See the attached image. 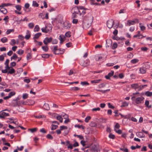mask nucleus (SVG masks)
I'll return each instance as SVG.
<instances>
[{"instance_id":"3","label":"nucleus","mask_w":152,"mask_h":152,"mask_svg":"<svg viewBox=\"0 0 152 152\" xmlns=\"http://www.w3.org/2000/svg\"><path fill=\"white\" fill-rule=\"evenodd\" d=\"M52 27L51 25L46 26L45 27L42 28H41V30L43 32L47 33L49 31H50Z\"/></svg>"},{"instance_id":"10","label":"nucleus","mask_w":152,"mask_h":152,"mask_svg":"<svg viewBox=\"0 0 152 152\" xmlns=\"http://www.w3.org/2000/svg\"><path fill=\"white\" fill-rule=\"evenodd\" d=\"M73 14H78L79 13H80V11L79 10L77 7H75L73 8L71 10Z\"/></svg>"},{"instance_id":"9","label":"nucleus","mask_w":152,"mask_h":152,"mask_svg":"<svg viewBox=\"0 0 152 152\" xmlns=\"http://www.w3.org/2000/svg\"><path fill=\"white\" fill-rule=\"evenodd\" d=\"M64 27L66 29L69 28L71 26L70 23L68 21L64 22L63 23Z\"/></svg>"},{"instance_id":"38","label":"nucleus","mask_w":152,"mask_h":152,"mask_svg":"<svg viewBox=\"0 0 152 152\" xmlns=\"http://www.w3.org/2000/svg\"><path fill=\"white\" fill-rule=\"evenodd\" d=\"M42 49L44 51L46 52L48 51V48L47 45L42 46Z\"/></svg>"},{"instance_id":"57","label":"nucleus","mask_w":152,"mask_h":152,"mask_svg":"<svg viewBox=\"0 0 152 152\" xmlns=\"http://www.w3.org/2000/svg\"><path fill=\"white\" fill-rule=\"evenodd\" d=\"M15 93L14 92H10L9 94L8 95L10 96V98L11 96H14L15 95Z\"/></svg>"},{"instance_id":"29","label":"nucleus","mask_w":152,"mask_h":152,"mask_svg":"<svg viewBox=\"0 0 152 152\" xmlns=\"http://www.w3.org/2000/svg\"><path fill=\"white\" fill-rule=\"evenodd\" d=\"M58 127V125H54V124H52L51 125V129L52 130H55L56 129H57Z\"/></svg>"},{"instance_id":"23","label":"nucleus","mask_w":152,"mask_h":152,"mask_svg":"<svg viewBox=\"0 0 152 152\" xmlns=\"http://www.w3.org/2000/svg\"><path fill=\"white\" fill-rule=\"evenodd\" d=\"M32 58V55L31 53H27L26 56V59L27 60L30 59Z\"/></svg>"},{"instance_id":"15","label":"nucleus","mask_w":152,"mask_h":152,"mask_svg":"<svg viewBox=\"0 0 152 152\" xmlns=\"http://www.w3.org/2000/svg\"><path fill=\"white\" fill-rule=\"evenodd\" d=\"M65 37L63 35H61L59 36L58 39L60 41V43H62L64 41Z\"/></svg>"},{"instance_id":"43","label":"nucleus","mask_w":152,"mask_h":152,"mask_svg":"<svg viewBox=\"0 0 152 152\" xmlns=\"http://www.w3.org/2000/svg\"><path fill=\"white\" fill-rule=\"evenodd\" d=\"M57 119L59 120L61 122H62L63 121V118L61 117L60 115L57 116L56 117Z\"/></svg>"},{"instance_id":"49","label":"nucleus","mask_w":152,"mask_h":152,"mask_svg":"<svg viewBox=\"0 0 152 152\" xmlns=\"http://www.w3.org/2000/svg\"><path fill=\"white\" fill-rule=\"evenodd\" d=\"M91 118V117L90 116L87 117L85 119V121L86 123H88Z\"/></svg>"},{"instance_id":"13","label":"nucleus","mask_w":152,"mask_h":152,"mask_svg":"<svg viewBox=\"0 0 152 152\" xmlns=\"http://www.w3.org/2000/svg\"><path fill=\"white\" fill-rule=\"evenodd\" d=\"M137 136L139 137L142 138L144 137L145 136L144 135L143 133L141 132H138L136 133Z\"/></svg>"},{"instance_id":"1","label":"nucleus","mask_w":152,"mask_h":152,"mask_svg":"<svg viewBox=\"0 0 152 152\" xmlns=\"http://www.w3.org/2000/svg\"><path fill=\"white\" fill-rule=\"evenodd\" d=\"M93 20V17L91 15L85 16L83 19V27L86 28H88L91 26Z\"/></svg>"},{"instance_id":"36","label":"nucleus","mask_w":152,"mask_h":152,"mask_svg":"<svg viewBox=\"0 0 152 152\" xmlns=\"http://www.w3.org/2000/svg\"><path fill=\"white\" fill-rule=\"evenodd\" d=\"M42 57L44 58H48L49 57V55L48 54H44L42 55Z\"/></svg>"},{"instance_id":"32","label":"nucleus","mask_w":152,"mask_h":152,"mask_svg":"<svg viewBox=\"0 0 152 152\" xmlns=\"http://www.w3.org/2000/svg\"><path fill=\"white\" fill-rule=\"evenodd\" d=\"M106 83H102L98 85V87L99 88H102L104 87L106 85Z\"/></svg>"},{"instance_id":"18","label":"nucleus","mask_w":152,"mask_h":152,"mask_svg":"<svg viewBox=\"0 0 152 152\" xmlns=\"http://www.w3.org/2000/svg\"><path fill=\"white\" fill-rule=\"evenodd\" d=\"M0 11L4 14H6L7 12V9L2 7L0 9Z\"/></svg>"},{"instance_id":"8","label":"nucleus","mask_w":152,"mask_h":152,"mask_svg":"<svg viewBox=\"0 0 152 152\" xmlns=\"http://www.w3.org/2000/svg\"><path fill=\"white\" fill-rule=\"evenodd\" d=\"M52 40V38L50 37V38L46 37L43 40V43L45 45H47L48 43L50 42Z\"/></svg>"},{"instance_id":"35","label":"nucleus","mask_w":152,"mask_h":152,"mask_svg":"<svg viewBox=\"0 0 152 152\" xmlns=\"http://www.w3.org/2000/svg\"><path fill=\"white\" fill-rule=\"evenodd\" d=\"M15 7L18 11H20L21 9V6L19 5H16Z\"/></svg>"},{"instance_id":"31","label":"nucleus","mask_w":152,"mask_h":152,"mask_svg":"<svg viewBox=\"0 0 152 152\" xmlns=\"http://www.w3.org/2000/svg\"><path fill=\"white\" fill-rule=\"evenodd\" d=\"M139 61V60L137 59H134L132 60L131 61V62L132 64H135L137 63Z\"/></svg>"},{"instance_id":"14","label":"nucleus","mask_w":152,"mask_h":152,"mask_svg":"<svg viewBox=\"0 0 152 152\" xmlns=\"http://www.w3.org/2000/svg\"><path fill=\"white\" fill-rule=\"evenodd\" d=\"M131 87L134 88L135 90H139V86L138 84L137 83L133 84L131 85Z\"/></svg>"},{"instance_id":"2","label":"nucleus","mask_w":152,"mask_h":152,"mask_svg":"<svg viewBox=\"0 0 152 152\" xmlns=\"http://www.w3.org/2000/svg\"><path fill=\"white\" fill-rule=\"evenodd\" d=\"M144 98L142 96L137 98H136L135 96H133L131 98L132 101H134L137 104L143 103L144 102Z\"/></svg>"},{"instance_id":"52","label":"nucleus","mask_w":152,"mask_h":152,"mask_svg":"<svg viewBox=\"0 0 152 152\" xmlns=\"http://www.w3.org/2000/svg\"><path fill=\"white\" fill-rule=\"evenodd\" d=\"M52 43L53 44H56L57 43L58 40L56 39H54L52 41Z\"/></svg>"},{"instance_id":"34","label":"nucleus","mask_w":152,"mask_h":152,"mask_svg":"<svg viewBox=\"0 0 152 152\" xmlns=\"http://www.w3.org/2000/svg\"><path fill=\"white\" fill-rule=\"evenodd\" d=\"M12 4L10 3H4L2 4L1 5V7H3L5 6H11Z\"/></svg>"},{"instance_id":"25","label":"nucleus","mask_w":152,"mask_h":152,"mask_svg":"<svg viewBox=\"0 0 152 152\" xmlns=\"http://www.w3.org/2000/svg\"><path fill=\"white\" fill-rule=\"evenodd\" d=\"M1 41L3 43H6L7 42L8 39L6 37H4L1 39Z\"/></svg>"},{"instance_id":"37","label":"nucleus","mask_w":152,"mask_h":152,"mask_svg":"<svg viewBox=\"0 0 152 152\" xmlns=\"http://www.w3.org/2000/svg\"><path fill=\"white\" fill-rule=\"evenodd\" d=\"M10 45L13 46L15 45L16 43V41L15 39H13L11 40V42L10 43Z\"/></svg>"},{"instance_id":"58","label":"nucleus","mask_w":152,"mask_h":152,"mask_svg":"<svg viewBox=\"0 0 152 152\" xmlns=\"http://www.w3.org/2000/svg\"><path fill=\"white\" fill-rule=\"evenodd\" d=\"M100 110V108L99 107H97L93 108L92 110V111H99Z\"/></svg>"},{"instance_id":"16","label":"nucleus","mask_w":152,"mask_h":152,"mask_svg":"<svg viewBox=\"0 0 152 152\" xmlns=\"http://www.w3.org/2000/svg\"><path fill=\"white\" fill-rule=\"evenodd\" d=\"M139 71L140 72V73L143 74L146 72V69L145 67H141Z\"/></svg>"},{"instance_id":"22","label":"nucleus","mask_w":152,"mask_h":152,"mask_svg":"<svg viewBox=\"0 0 152 152\" xmlns=\"http://www.w3.org/2000/svg\"><path fill=\"white\" fill-rule=\"evenodd\" d=\"M102 81V80L101 79H98V80H92L91 81V83H99Z\"/></svg>"},{"instance_id":"20","label":"nucleus","mask_w":152,"mask_h":152,"mask_svg":"<svg viewBox=\"0 0 152 152\" xmlns=\"http://www.w3.org/2000/svg\"><path fill=\"white\" fill-rule=\"evenodd\" d=\"M139 27L141 31H144L145 29V27L141 23H139Z\"/></svg>"},{"instance_id":"48","label":"nucleus","mask_w":152,"mask_h":152,"mask_svg":"<svg viewBox=\"0 0 152 152\" xmlns=\"http://www.w3.org/2000/svg\"><path fill=\"white\" fill-rule=\"evenodd\" d=\"M79 89L80 88L77 87H73L71 88V90L73 91H76L79 90Z\"/></svg>"},{"instance_id":"56","label":"nucleus","mask_w":152,"mask_h":152,"mask_svg":"<svg viewBox=\"0 0 152 152\" xmlns=\"http://www.w3.org/2000/svg\"><path fill=\"white\" fill-rule=\"evenodd\" d=\"M109 137L110 138L114 139L115 137V136L114 135L112 134H110L109 135Z\"/></svg>"},{"instance_id":"21","label":"nucleus","mask_w":152,"mask_h":152,"mask_svg":"<svg viewBox=\"0 0 152 152\" xmlns=\"http://www.w3.org/2000/svg\"><path fill=\"white\" fill-rule=\"evenodd\" d=\"M11 69H10L9 70L8 73L11 74L14 73L15 72V69H13L12 67H10Z\"/></svg>"},{"instance_id":"50","label":"nucleus","mask_w":152,"mask_h":152,"mask_svg":"<svg viewBox=\"0 0 152 152\" xmlns=\"http://www.w3.org/2000/svg\"><path fill=\"white\" fill-rule=\"evenodd\" d=\"M65 36L68 37H70L71 36L70 32L69 31L66 32L65 34Z\"/></svg>"},{"instance_id":"17","label":"nucleus","mask_w":152,"mask_h":152,"mask_svg":"<svg viewBox=\"0 0 152 152\" xmlns=\"http://www.w3.org/2000/svg\"><path fill=\"white\" fill-rule=\"evenodd\" d=\"M43 107L44 109L47 110H48L50 109L49 104L47 103H45L44 104Z\"/></svg>"},{"instance_id":"5","label":"nucleus","mask_w":152,"mask_h":152,"mask_svg":"<svg viewBox=\"0 0 152 152\" xmlns=\"http://www.w3.org/2000/svg\"><path fill=\"white\" fill-rule=\"evenodd\" d=\"M80 65L84 67H86L88 66L89 64V61L88 60L85 61L81 60L80 61Z\"/></svg>"},{"instance_id":"64","label":"nucleus","mask_w":152,"mask_h":152,"mask_svg":"<svg viewBox=\"0 0 152 152\" xmlns=\"http://www.w3.org/2000/svg\"><path fill=\"white\" fill-rule=\"evenodd\" d=\"M78 22V20L76 19H73L72 20V23L74 24H76Z\"/></svg>"},{"instance_id":"59","label":"nucleus","mask_w":152,"mask_h":152,"mask_svg":"<svg viewBox=\"0 0 152 152\" xmlns=\"http://www.w3.org/2000/svg\"><path fill=\"white\" fill-rule=\"evenodd\" d=\"M67 128V127L66 126H61L60 127V129L62 130L64 129H66Z\"/></svg>"},{"instance_id":"11","label":"nucleus","mask_w":152,"mask_h":152,"mask_svg":"<svg viewBox=\"0 0 152 152\" xmlns=\"http://www.w3.org/2000/svg\"><path fill=\"white\" fill-rule=\"evenodd\" d=\"M138 33L136 35H134L133 37L134 38H137L138 39H140L143 38L142 35L140 34V31H138Z\"/></svg>"},{"instance_id":"42","label":"nucleus","mask_w":152,"mask_h":152,"mask_svg":"<svg viewBox=\"0 0 152 152\" xmlns=\"http://www.w3.org/2000/svg\"><path fill=\"white\" fill-rule=\"evenodd\" d=\"M34 24L33 23H30L28 24V27L31 29L33 28L34 27Z\"/></svg>"},{"instance_id":"4","label":"nucleus","mask_w":152,"mask_h":152,"mask_svg":"<svg viewBox=\"0 0 152 152\" xmlns=\"http://www.w3.org/2000/svg\"><path fill=\"white\" fill-rule=\"evenodd\" d=\"M139 22V20L138 19H135L134 20H128L127 21V23L126 25L130 26L131 25H134L136 23H138Z\"/></svg>"},{"instance_id":"28","label":"nucleus","mask_w":152,"mask_h":152,"mask_svg":"<svg viewBox=\"0 0 152 152\" xmlns=\"http://www.w3.org/2000/svg\"><path fill=\"white\" fill-rule=\"evenodd\" d=\"M147 85H144L140 86L139 87V91H140L144 88L145 87L147 86Z\"/></svg>"},{"instance_id":"55","label":"nucleus","mask_w":152,"mask_h":152,"mask_svg":"<svg viewBox=\"0 0 152 152\" xmlns=\"http://www.w3.org/2000/svg\"><path fill=\"white\" fill-rule=\"evenodd\" d=\"M47 137L50 139L52 140L53 139V137L51 135L49 134H48L46 136Z\"/></svg>"},{"instance_id":"7","label":"nucleus","mask_w":152,"mask_h":152,"mask_svg":"<svg viewBox=\"0 0 152 152\" xmlns=\"http://www.w3.org/2000/svg\"><path fill=\"white\" fill-rule=\"evenodd\" d=\"M114 21L113 20H108L107 22V27L110 29L111 28L114 24Z\"/></svg>"},{"instance_id":"26","label":"nucleus","mask_w":152,"mask_h":152,"mask_svg":"<svg viewBox=\"0 0 152 152\" xmlns=\"http://www.w3.org/2000/svg\"><path fill=\"white\" fill-rule=\"evenodd\" d=\"M39 4L37 3V2L35 1H33L32 2V6L34 7H37L39 6Z\"/></svg>"},{"instance_id":"27","label":"nucleus","mask_w":152,"mask_h":152,"mask_svg":"<svg viewBox=\"0 0 152 152\" xmlns=\"http://www.w3.org/2000/svg\"><path fill=\"white\" fill-rule=\"evenodd\" d=\"M18 58L17 55L14 53L13 54V55L11 58V60H12V59L15 60Z\"/></svg>"},{"instance_id":"51","label":"nucleus","mask_w":152,"mask_h":152,"mask_svg":"<svg viewBox=\"0 0 152 152\" xmlns=\"http://www.w3.org/2000/svg\"><path fill=\"white\" fill-rule=\"evenodd\" d=\"M75 127H77L78 128H82L83 129H84V126H82V125H75Z\"/></svg>"},{"instance_id":"24","label":"nucleus","mask_w":152,"mask_h":152,"mask_svg":"<svg viewBox=\"0 0 152 152\" xmlns=\"http://www.w3.org/2000/svg\"><path fill=\"white\" fill-rule=\"evenodd\" d=\"M40 29L38 25H36L35 26L34 29V32H38L39 31Z\"/></svg>"},{"instance_id":"41","label":"nucleus","mask_w":152,"mask_h":152,"mask_svg":"<svg viewBox=\"0 0 152 152\" xmlns=\"http://www.w3.org/2000/svg\"><path fill=\"white\" fill-rule=\"evenodd\" d=\"M120 150L124 152H129V150L128 149L126 148H120Z\"/></svg>"},{"instance_id":"39","label":"nucleus","mask_w":152,"mask_h":152,"mask_svg":"<svg viewBox=\"0 0 152 152\" xmlns=\"http://www.w3.org/2000/svg\"><path fill=\"white\" fill-rule=\"evenodd\" d=\"M149 101L148 100H146L145 102V104L146 107H148V108H150L151 107V105L149 106Z\"/></svg>"},{"instance_id":"60","label":"nucleus","mask_w":152,"mask_h":152,"mask_svg":"<svg viewBox=\"0 0 152 152\" xmlns=\"http://www.w3.org/2000/svg\"><path fill=\"white\" fill-rule=\"evenodd\" d=\"M23 81L25 82H26L27 83H29L30 81V79H24Z\"/></svg>"},{"instance_id":"54","label":"nucleus","mask_w":152,"mask_h":152,"mask_svg":"<svg viewBox=\"0 0 152 152\" xmlns=\"http://www.w3.org/2000/svg\"><path fill=\"white\" fill-rule=\"evenodd\" d=\"M126 12L125 10L124 9H121L120 10L119 12V14L121 13H124Z\"/></svg>"},{"instance_id":"19","label":"nucleus","mask_w":152,"mask_h":152,"mask_svg":"<svg viewBox=\"0 0 152 152\" xmlns=\"http://www.w3.org/2000/svg\"><path fill=\"white\" fill-rule=\"evenodd\" d=\"M41 35L42 34L41 33H38L35 34L33 37V39H38Z\"/></svg>"},{"instance_id":"47","label":"nucleus","mask_w":152,"mask_h":152,"mask_svg":"<svg viewBox=\"0 0 152 152\" xmlns=\"http://www.w3.org/2000/svg\"><path fill=\"white\" fill-rule=\"evenodd\" d=\"M145 95L148 96H150L152 95V92L147 91L145 93Z\"/></svg>"},{"instance_id":"30","label":"nucleus","mask_w":152,"mask_h":152,"mask_svg":"<svg viewBox=\"0 0 152 152\" xmlns=\"http://www.w3.org/2000/svg\"><path fill=\"white\" fill-rule=\"evenodd\" d=\"M14 29H9L7 30L6 32V33L7 34H9L11 32H14Z\"/></svg>"},{"instance_id":"61","label":"nucleus","mask_w":152,"mask_h":152,"mask_svg":"<svg viewBox=\"0 0 152 152\" xmlns=\"http://www.w3.org/2000/svg\"><path fill=\"white\" fill-rule=\"evenodd\" d=\"M114 64V63H109L107 64L106 65L108 67H110L113 66Z\"/></svg>"},{"instance_id":"62","label":"nucleus","mask_w":152,"mask_h":152,"mask_svg":"<svg viewBox=\"0 0 152 152\" xmlns=\"http://www.w3.org/2000/svg\"><path fill=\"white\" fill-rule=\"evenodd\" d=\"M118 110H115L114 111V113L115 114V116H118L119 114L118 113Z\"/></svg>"},{"instance_id":"63","label":"nucleus","mask_w":152,"mask_h":152,"mask_svg":"<svg viewBox=\"0 0 152 152\" xmlns=\"http://www.w3.org/2000/svg\"><path fill=\"white\" fill-rule=\"evenodd\" d=\"M114 71H111V72L108 73V75L110 77H111L114 74Z\"/></svg>"},{"instance_id":"45","label":"nucleus","mask_w":152,"mask_h":152,"mask_svg":"<svg viewBox=\"0 0 152 152\" xmlns=\"http://www.w3.org/2000/svg\"><path fill=\"white\" fill-rule=\"evenodd\" d=\"M80 84L82 86L88 85L89 84L86 81H83L81 82Z\"/></svg>"},{"instance_id":"40","label":"nucleus","mask_w":152,"mask_h":152,"mask_svg":"<svg viewBox=\"0 0 152 152\" xmlns=\"http://www.w3.org/2000/svg\"><path fill=\"white\" fill-rule=\"evenodd\" d=\"M28 97V94L27 93L23 94V95L22 98L23 99H26Z\"/></svg>"},{"instance_id":"44","label":"nucleus","mask_w":152,"mask_h":152,"mask_svg":"<svg viewBox=\"0 0 152 152\" xmlns=\"http://www.w3.org/2000/svg\"><path fill=\"white\" fill-rule=\"evenodd\" d=\"M37 128H34L33 129H28V130L30 131L31 133H33L36 132L37 131Z\"/></svg>"},{"instance_id":"33","label":"nucleus","mask_w":152,"mask_h":152,"mask_svg":"<svg viewBox=\"0 0 152 152\" xmlns=\"http://www.w3.org/2000/svg\"><path fill=\"white\" fill-rule=\"evenodd\" d=\"M24 51L21 49H19L18 50L17 53L19 55H22L24 53Z\"/></svg>"},{"instance_id":"46","label":"nucleus","mask_w":152,"mask_h":152,"mask_svg":"<svg viewBox=\"0 0 152 152\" xmlns=\"http://www.w3.org/2000/svg\"><path fill=\"white\" fill-rule=\"evenodd\" d=\"M118 46L117 44L116 43H114L112 46V48L113 49H115Z\"/></svg>"},{"instance_id":"12","label":"nucleus","mask_w":152,"mask_h":152,"mask_svg":"<svg viewBox=\"0 0 152 152\" xmlns=\"http://www.w3.org/2000/svg\"><path fill=\"white\" fill-rule=\"evenodd\" d=\"M30 32L28 30H27L26 32V35L25 38L26 39H28L31 36Z\"/></svg>"},{"instance_id":"6","label":"nucleus","mask_w":152,"mask_h":152,"mask_svg":"<svg viewBox=\"0 0 152 152\" xmlns=\"http://www.w3.org/2000/svg\"><path fill=\"white\" fill-rule=\"evenodd\" d=\"M58 46L57 45L54 46L52 47H51V49L52 50L53 52L55 54H62L64 53V51H63L62 52V53H58Z\"/></svg>"},{"instance_id":"53","label":"nucleus","mask_w":152,"mask_h":152,"mask_svg":"<svg viewBox=\"0 0 152 152\" xmlns=\"http://www.w3.org/2000/svg\"><path fill=\"white\" fill-rule=\"evenodd\" d=\"M16 65V63L15 62H12L10 63V67H13L15 66Z\"/></svg>"}]
</instances>
